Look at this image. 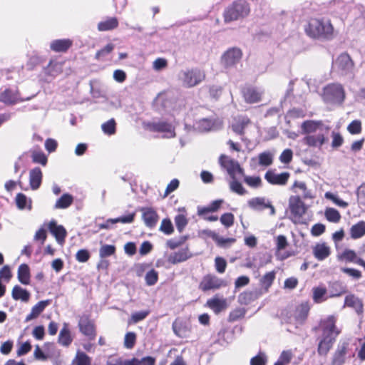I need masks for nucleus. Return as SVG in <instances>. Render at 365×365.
<instances>
[{
    "label": "nucleus",
    "mask_w": 365,
    "mask_h": 365,
    "mask_svg": "<svg viewBox=\"0 0 365 365\" xmlns=\"http://www.w3.org/2000/svg\"><path fill=\"white\" fill-rule=\"evenodd\" d=\"M308 36L314 39L330 41L336 36L334 28L329 19H311L304 28Z\"/></svg>",
    "instance_id": "f257e3e1"
},
{
    "label": "nucleus",
    "mask_w": 365,
    "mask_h": 365,
    "mask_svg": "<svg viewBox=\"0 0 365 365\" xmlns=\"http://www.w3.org/2000/svg\"><path fill=\"white\" fill-rule=\"evenodd\" d=\"M250 11L249 4L245 0H237L228 6L224 12L225 22L236 21L247 16Z\"/></svg>",
    "instance_id": "f03ea898"
},
{
    "label": "nucleus",
    "mask_w": 365,
    "mask_h": 365,
    "mask_svg": "<svg viewBox=\"0 0 365 365\" xmlns=\"http://www.w3.org/2000/svg\"><path fill=\"white\" fill-rule=\"evenodd\" d=\"M344 98V90L339 83H331L324 88L323 99L327 103L341 104Z\"/></svg>",
    "instance_id": "7ed1b4c3"
},
{
    "label": "nucleus",
    "mask_w": 365,
    "mask_h": 365,
    "mask_svg": "<svg viewBox=\"0 0 365 365\" xmlns=\"http://www.w3.org/2000/svg\"><path fill=\"white\" fill-rule=\"evenodd\" d=\"M290 220L295 224L302 222V217L306 212L304 203L299 196H291L289 199Z\"/></svg>",
    "instance_id": "20e7f679"
},
{
    "label": "nucleus",
    "mask_w": 365,
    "mask_h": 365,
    "mask_svg": "<svg viewBox=\"0 0 365 365\" xmlns=\"http://www.w3.org/2000/svg\"><path fill=\"white\" fill-rule=\"evenodd\" d=\"M336 318L332 315L327 317L322 321V337L335 341L336 337L341 333V330L336 327Z\"/></svg>",
    "instance_id": "39448f33"
},
{
    "label": "nucleus",
    "mask_w": 365,
    "mask_h": 365,
    "mask_svg": "<svg viewBox=\"0 0 365 365\" xmlns=\"http://www.w3.org/2000/svg\"><path fill=\"white\" fill-rule=\"evenodd\" d=\"M220 165L225 168L231 178H237L238 176H244V170L239 163L231 158L222 155L219 159Z\"/></svg>",
    "instance_id": "423d86ee"
},
{
    "label": "nucleus",
    "mask_w": 365,
    "mask_h": 365,
    "mask_svg": "<svg viewBox=\"0 0 365 365\" xmlns=\"http://www.w3.org/2000/svg\"><path fill=\"white\" fill-rule=\"evenodd\" d=\"M205 77V73L197 68L184 71L180 73V78L186 87H193L199 84Z\"/></svg>",
    "instance_id": "0eeeda50"
},
{
    "label": "nucleus",
    "mask_w": 365,
    "mask_h": 365,
    "mask_svg": "<svg viewBox=\"0 0 365 365\" xmlns=\"http://www.w3.org/2000/svg\"><path fill=\"white\" fill-rule=\"evenodd\" d=\"M227 283L222 279L214 274H207L204 276L200 282L199 289L204 292L208 291H215L225 287Z\"/></svg>",
    "instance_id": "6e6552de"
},
{
    "label": "nucleus",
    "mask_w": 365,
    "mask_h": 365,
    "mask_svg": "<svg viewBox=\"0 0 365 365\" xmlns=\"http://www.w3.org/2000/svg\"><path fill=\"white\" fill-rule=\"evenodd\" d=\"M242 56L241 49L232 47L227 49L221 57V63L225 68H233L240 63Z\"/></svg>",
    "instance_id": "1a4fd4ad"
},
{
    "label": "nucleus",
    "mask_w": 365,
    "mask_h": 365,
    "mask_svg": "<svg viewBox=\"0 0 365 365\" xmlns=\"http://www.w3.org/2000/svg\"><path fill=\"white\" fill-rule=\"evenodd\" d=\"M302 133L307 135L315 134V133L325 132L328 133L329 127L324 125L321 120H308L301 125Z\"/></svg>",
    "instance_id": "9d476101"
},
{
    "label": "nucleus",
    "mask_w": 365,
    "mask_h": 365,
    "mask_svg": "<svg viewBox=\"0 0 365 365\" xmlns=\"http://www.w3.org/2000/svg\"><path fill=\"white\" fill-rule=\"evenodd\" d=\"M151 131L163 133V138H170L175 136V127L172 123L166 121H158L148 125Z\"/></svg>",
    "instance_id": "9b49d317"
},
{
    "label": "nucleus",
    "mask_w": 365,
    "mask_h": 365,
    "mask_svg": "<svg viewBox=\"0 0 365 365\" xmlns=\"http://www.w3.org/2000/svg\"><path fill=\"white\" fill-rule=\"evenodd\" d=\"M335 66L341 75H352L354 63L347 53H341L335 61Z\"/></svg>",
    "instance_id": "f8f14e48"
},
{
    "label": "nucleus",
    "mask_w": 365,
    "mask_h": 365,
    "mask_svg": "<svg viewBox=\"0 0 365 365\" xmlns=\"http://www.w3.org/2000/svg\"><path fill=\"white\" fill-rule=\"evenodd\" d=\"M31 98H23L17 89L6 88L0 93V102L6 105H14L19 102L29 101Z\"/></svg>",
    "instance_id": "ddd939ff"
},
{
    "label": "nucleus",
    "mask_w": 365,
    "mask_h": 365,
    "mask_svg": "<svg viewBox=\"0 0 365 365\" xmlns=\"http://www.w3.org/2000/svg\"><path fill=\"white\" fill-rule=\"evenodd\" d=\"M222 121L220 120H212L210 118H202L196 121L193 127L199 132H207L219 129L222 126Z\"/></svg>",
    "instance_id": "4468645a"
},
{
    "label": "nucleus",
    "mask_w": 365,
    "mask_h": 365,
    "mask_svg": "<svg viewBox=\"0 0 365 365\" xmlns=\"http://www.w3.org/2000/svg\"><path fill=\"white\" fill-rule=\"evenodd\" d=\"M327 134L325 132L318 133L317 134L307 135L303 138V143L312 148L320 149L322 146L327 142Z\"/></svg>",
    "instance_id": "2eb2a0df"
},
{
    "label": "nucleus",
    "mask_w": 365,
    "mask_h": 365,
    "mask_svg": "<svg viewBox=\"0 0 365 365\" xmlns=\"http://www.w3.org/2000/svg\"><path fill=\"white\" fill-rule=\"evenodd\" d=\"M276 242V252L275 256L278 260L283 261L288 257L294 255L292 252L287 251L282 252L284 249L288 245L287 237L284 235H279L275 239Z\"/></svg>",
    "instance_id": "dca6fc26"
},
{
    "label": "nucleus",
    "mask_w": 365,
    "mask_h": 365,
    "mask_svg": "<svg viewBox=\"0 0 365 365\" xmlns=\"http://www.w3.org/2000/svg\"><path fill=\"white\" fill-rule=\"evenodd\" d=\"M349 344V343L347 340L339 341L336 350L333 355L332 365H343L344 364Z\"/></svg>",
    "instance_id": "f3484780"
},
{
    "label": "nucleus",
    "mask_w": 365,
    "mask_h": 365,
    "mask_svg": "<svg viewBox=\"0 0 365 365\" xmlns=\"http://www.w3.org/2000/svg\"><path fill=\"white\" fill-rule=\"evenodd\" d=\"M142 218L145 225L150 228L154 227L158 221L159 217L157 212L150 207H143L140 209Z\"/></svg>",
    "instance_id": "a211bd4d"
},
{
    "label": "nucleus",
    "mask_w": 365,
    "mask_h": 365,
    "mask_svg": "<svg viewBox=\"0 0 365 365\" xmlns=\"http://www.w3.org/2000/svg\"><path fill=\"white\" fill-rule=\"evenodd\" d=\"M172 328L175 334L180 338L187 337L190 333V323L182 319H176L173 323Z\"/></svg>",
    "instance_id": "6ab92c4d"
},
{
    "label": "nucleus",
    "mask_w": 365,
    "mask_h": 365,
    "mask_svg": "<svg viewBox=\"0 0 365 365\" xmlns=\"http://www.w3.org/2000/svg\"><path fill=\"white\" fill-rule=\"evenodd\" d=\"M289 178V173L285 172L279 174L273 170H268L264 175V178L269 183L278 185H284L287 182Z\"/></svg>",
    "instance_id": "aec40b11"
},
{
    "label": "nucleus",
    "mask_w": 365,
    "mask_h": 365,
    "mask_svg": "<svg viewBox=\"0 0 365 365\" xmlns=\"http://www.w3.org/2000/svg\"><path fill=\"white\" fill-rule=\"evenodd\" d=\"M243 97L248 103H255L261 100L263 91L257 88L247 87L242 91Z\"/></svg>",
    "instance_id": "412c9836"
},
{
    "label": "nucleus",
    "mask_w": 365,
    "mask_h": 365,
    "mask_svg": "<svg viewBox=\"0 0 365 365\" xmlns=\"http://www.w3.org/2000/svg\"><path fill=\"white\" fill-rule=\"evenodd\" d=\"M78 327L82 334L91 339H94L95 327L93 322L87 317L83 316L80 318Z\"/></svg>",
    "instance_id": "4be33fe9"
},
{
    "label": "nucleus",
    "mask_w": 365,
    "mask_h": 365,
    "mask_svg": "<svg viewBox=\"0 0 365 365\" xmlns=\"http://www.w3.org/2000/svg\"><path fill=\"white\" fill-rule=\"evenodd\" d=\"M48 227L51 233L56 237V241L62 245L67 234L65 228L62 225H58L55 220H51L48 223Z\"/></svg>",
    "instance_id": "5701e85b"
},
{
    "label": "nucleus",
    "mask_w": 365,
    "mask_h": 365,
    "mask_svg": "<svg viewBox=\"0 0 365 365\" xmlns=\"http://www.w3.org/2000/svg\"><path fill=\"white\" fill-rule=\"evenodd\" d=\"M310 307L308 302H304L299 304L295 309L294 319L297 327L302 325L307 318Z\"/></svg>",
    "instance_id": "b1692460"
},
{
    "label": "nucleus",
    "mask_w": 365,
    "mask_h": 365,
    "mask_svg": "<svg viewBox=\"0 0 365 365\" xmlns=\"http://www.w3.org/2000/svg\"><path fill=\"white\" fill-rule=\"evenodd\" d=\"M312 299L314 303L320 304L327 301L329 297L327 289L324 284H320L312 288Z\"/></svg>",
    "instance_id": "393cba45"
},
{
    "label": "nucleus",
    "mask_w": 365,
    "mask_h": 365,
    "mask_svg": "<svg viewBox=\"0 0 365 365\" xmlns=\"http://www.w3.org/2000/svg\"><path fill=\"white\" fill-rule=\"evenodd\" d=\"M43 174L38 167L31 169L29 172V184L33 190L39 188L42 181Z\"/></svg>",
    "instance_id": "a878e982"
},
{
    "label": "nucleus",
    "mask_w": 365,
    "mask_h": 365,
    "mask_svg": "<svg viewBox=\"0 0 365 365\" xmlns=\"http://www.w3.org/2000/svg\"><path fill=\"white\" fill-rule=\"evenodd\" d=\"M344 307L354 309L358 314L363 312L362 301L354 294H349L344 299Z\"/></svg>",
    "instance_id": "bb28decb"
},
{
    "label": "nucleus",
    "mask_w": 365,
    "mask_h": 365,
    "mask_svg": "<svg viewBox=\"0 0 365 365\" xmlns=\"http://www.w3.org/2000/svg\"><path fill=\"white\" fill-rule=\"evenodd\" d=\"M191 257L187 248H183L169 255L168 260L169 262L175 264L184 262Z\"/></svg>",
    "instance_id": "cd10ccee"
},
{
    "label": "nucleus",
    "mask_w": 365,
    "mask_h": 365,
    "mask_svg": "<svg viewBox=\"0 0 365 365\" xmlns=\"http://www.w3.org/2000/svg\"><path fill=\"white\" fill-rule=\"evenodd\" d=\"M207 305L213 310L215 314H218L227 308V301L224 298L217 297L207 300Z\"/></svg>",
    "instance_id": "c85d7f7f"
},
{
    "label": "nucleus",
    "mask_w": 365,
    "mask_h": 365,
    "mask_svg": "<svg viewBox=\"0 0 365 365\" xmlns=\"http://www.w3.org/2000/svg\"><path fill=\"white\" fill-rule=\"evenodd\" d=\"M72 44V41L68 38L57 39L51 42L50 48L52 51L56 52H65Z\"/></svg>",
    "instance_id": "c756f323"
},
{
    "label": "nucleus",
    "mask_w": 365,
    "mask_h": 365,
    "mask_svg": "<svg viewBox=\"0 0 365 365\" xmlns=\"http://www.w3.org/2000/svg\"><path fill=\"white\" fill-rule=\"evenodd\" d=\"M250 120L247 117L239 116L234 119L232 123V130L239 135H242L244 129L250 124Z\"/></svg>",
    "instance_id": "7c9ffc66"
},
{
    "label": "nucleus",
    "mask_w": 365,
    "mask_h": 365,
    "mask_svg": "<svg viewBox=\"0 0 365 365\" xmlns=\"http://www.w3.org/2000/svg\"><path fill=\"white\" fill-rule=\"evenodd\" d=\"M50 304V300H43L38 302L36 305H34L31 311V313L28 314L26 317V322H30L34 319H36L38 317V315L43 312L45 308Z\"/></svg>",
    "instance_id": "2f4dec72"
},
{
    "label": "nucleus",
    "mask_w": 365,
    "mask_h": 365,
    "mask_svg": "<svg viewBox=\"0 0 365 365\" xmlns=\"http://www.w3.org/2000/svg\"><path fill=\"white\" fill-rule=\"evenodd\" d=\"M313 253L318 260H324L328 257L331 253L330 247L326 243H319L313 249Z\"/></svg>",
    "instance_id": "473e14b6"
},
{
    "label": "nucleus",
    "mask_w": 365,
    "mask_h": 365,
    "mask_svg": "<svg viewBox=\"0 0 365 365\" xmlns=\"http://www.w3.org/2000/svg\"><path fill=\"white\" fill-rule=\"evenodd\" d=\"M346 287L341 282L336 281L329 284V297H336L346 293Z\"/></svg>",
    "instance_id": "72a5a7b5"
},
{
    "label": "nucleus",
    "mask_w": 365,
    "mask_h": 365,
    "mask_svg": "<svg viewBox=\"0 0 365 365\" xmlns=\"http://www.w3.org/2000/svg\"><path fill=\"white\" fill-rule=\"evenodd\" d=\"M72 341L73 339L71 336L68 324L64 323L58 335V342L63 346H68L71 344Z\"/></svg>",
    "instance_id": "f704fd0d"
},
{
    "label": "nucleus",
    "mask_w": 365,
    "mask_h": 365,
    "mask_svg": "<svg viewBox=\"0 0 365 365\" xmlns=\"http://www.w3.org/2000/svg\"><path fill=\"white\" fill-rule=\"evenodd\" d=\"M248 205L253 210H263L269 206V201L266 200L264 197H253L248 201Z\"/></svg>",
    "instance_id": "c9c22d12"
},
{
    "label": "nucleus",
    "mask_w": 365,
    "mask_h": 365,
    "mask_svg": "<svg viewBox=\"0 0 365 365\" xmlns=\"http://www.w3.org/2000/svg\"><path fill=\"white\" fill-rule=\"evenodd\" d=\"M223 203L222 200H217L212 201L208 206L207 207H197V215L199 216H203L208 212H216Z\"/></svg>",
    "instance_id": "e433bc0d"
},
{
    "label": "nucleus",
    "mask_w": 365,
    "mask_h": 365,
    "mask_svg": "<svg viewBox=\"0 0 365 365\" xmlns=\"http://www.w3.org/2000/svg\"><path fill=\"white\" fill-rule=\"evenodd\" d=\"M365 235V222L359 221L352 225L350 228V236L352 239L356 240Z\"/></svg>",
    "instance_id": "4c0bfd02"
},
{
    "label": "nucleus",
    "mask_w": 365,
    "mask_h": 365,
    "mask_svg": "<svg viewBox=\"0 0 365 365\" xmlns=\"http://www.w3.org/2000/svg\"><path fill=\"white\" fill-rule=\"evenodd\" d=\"M30 269L26 264H21L18 269V279L23 284L30 283Z\"/></svg>",
    "instance_id": "58836bf2"
},
{
    "label": "nucleus",
    "mask_w": 365,
    "mask_h": 365,
    "mask_svg": "<svg viewBox=\"0 0 365 365\" xmlns=\"http://www.w3.org/2000/svg\"><path fill=\"white\" fill-rule=\"evenodd\" d=\"M12 297L15 300L28 302L30 298V293L20 286L16 285L12 290Z\"/></svg>",
    "instance_id": "ea45409f"
},
{
    "label": "nucleus",
    "mask_w": 365,
    "mask_h": 365,
    "mask_svg": "<svg viewBox=\"0 0 365 365\" xmlns=\"http://www.w3.org/2000/svg\"><path fill=\"white\" fill-rule=\"evenodd\" d=\"M16 203L19 209H27L31 210L32 209V200L28 198L24 194L19 193L16 197Z\"/></svg>",
    "instance_id": "a19ab883"
},
{
    "label": "nucleus",
    "mask_w": 365,
    "mask_h": 365,
    "mask_svg": "<svg viewBox=\"0 0 365 365\" xmlns=\"http://www.w3.org/2000/svg\"><path fill=\"white\" fill-rule=\"evenodd\" d=\"M118 26V21L115 17H110L101 21L98 25V29L101 31H106L115 29Z\"/></svg>",
    "instance_id": "79ce46f5"
},
{
    "label": "nucleus",
    "mask_w": 365,
    "mask_h": 365,
    "mask_svg": "<svg viewBox=\"0 0 365 365\" xmlns=\"http://www.w3.org/2000/svg\"><path fill=\"white\" fill-rule=\"evenodd\" d=\"M73 197L70 194H63L56 202L54 205L56 209H66L73 202Z\"/></svg>",
    "instance_id": "37998d69"
},
{
    "label": "nucleus",
    "mask_w": 365,
    "mask_h": 365,
    "mask_svg": "<svg viewBox=\"0 0 365 365\" xmlns=\"http://www.w3.org/2000/svg\"><path fill=\"white\" fill-rule=\"evenodd\" d=\"M155 359L152 356H145L140 359L133 358L128 359L127 365H155Z\"/></svg>",
    "instance_id": "c03bdc74"
},
{
    "label": "nucleus",
    "mask_w": 365,
    "mask_h": 365,
    "mask_svg": "<svg viewBox=\"0 0 365 365\" xmlns=\"http://www.w3.org/2000/svg\"><path fill=\"white\" fill-rule=\"evenodd\" d=\"M334 341L322 337L318 345V353L319 355H327L331 348Z\"/></svg>",
    "instance_id": "a18cd8bd"
},
{
    "label": "nucleus",
    "mask_w": 365,
    "mask_h": 365,
    "mask_svg": "<svg viewBox=\"0 0 365 365\" xmlns=\"http://www.w3.org/2000/svg\"><path fill=\"white\" fill-rule=\"evenodd\" d=\"M229 185L232 192H235L240 195H244L247 193V190L238 181V177H237V178H231L230 181L229 182Z\"/></svg>",
    "instance_id": "49530a36"
},
{
    "label": "nucleus",
    "mask_w": 365,
    "mask_h": 365,
    "mask_svg": "<svg viewBox=\"0 0 365 365\" xmlns=\"http://www.w3.org/2000/svg\"><path fill=\"white\" fill-rule=\"evenodd\" d=\"M91 359L83 351H78L73 365H91Z\"/></svg>",
    "instance_id": "de8ad7c7"
},
{
    "label": "nucleus",
    "mask_w": 365,
    "mask_h": 365,
    "mask_svg": "<svg viewBox=\"0 0 365 365\" xmlns=\"http://www.w3.org/2000/svg\"><path fill=\"white\" fill-rule=\"evenodd\" d=\"M209 235L220 247H226L227 244H231L235 242V240L234 238H224L220 237L217 234L212 231L209 232Z\"/></svg>",
    "instance_id": "09e8293b"
},
{
    "label": "nucleus",
    "mask_w": 365,
    "mask_h": 365,
    "mask_svg": "<svg viewBox=\"0 0 365 365\" xmlns=\"http://www.w3.org/2000/svg\"><path fill=\"white\" fill-rule=\"evenodd\" d=\"M174 220L179 232H182L188 224V219L185 214L177 215Z\"/></svg>",
    "instance_id": "8fccbe9b"
},
{
    "label": "nucleus",
    "mask_w": 365,
    "mask_h": 365,
    "mask_svg": "<svg viewBox=\"0 0 365 365\" xmlns=\"http://www.w3.org/2000/svg\"><path fill=\"white\" fill-rule=\"evenodd\" d=\"M356 253L355 251L349 249H345L341 253L338 255L339 260L354 262L356 259Z\"/></svg>",
    "instance_id": "3c124183"
},
{
    "label": "nucleus",
    "mask_w": 365,
    "mask_h": 365,
    "mask_svg": "<svg viewBox=\"0 0 365 365\" xmlns=\"http://www.w3.org/2000/svg\"><path fill=\"white\" fill-rule=\"evenodd\" d=\"M259 164L262 166H269L272 163L273 154L269 151L260 153L258 156Z\"/></svg>",
    "instance_id": "603ef678"
},
{
    "label": "nucleus",
    "mask_w": 365,
    "mask_h": 365,
    "mask_svg": "<svg viewBox=\"0 0 365 365\" xmlns=\"http://www.w3.org/2000/svg\"><path fill=\"white\" fill-rule=\"evenodd\" d=\"M325 217L329 222L336 223L341 219L340 213L334 208H327L325 210Z\"/></svg>",
    "instance_id": "864d4df0"
},
{
    "label": "nucleus",
    "mask_w": 365,
    "mask_h": 365,
    "mask_svg": "<svg viewBox=\"0 0 365 365\" xmlns=\"http://www.w3.org/2000/svg\"><path fill=\"white\" fill-rule=\"evenodd\" d=\"M115 252V247L113 245H103L99 250V256L101 259L113 255Z\"/></svg>",
    "instance_id": "5fc2aeb1"
},
{
    "label": "nucleus",
    "mask_w": 365,
    "mask_h": 365,
    "mask_svg": "<svg viewBox=\"0 0 365 365\" xmlns=\"http://www.w3.org/2000/svg\"><path fill=\"white\" fill-rule=\"evenodd\" d=\"M31 158L34 163H39L43 166H45L48 161L46 155L42 151H33Z\"/></svg>",
    "instance_id": "6e6d98bb"
},
{
    "label": "nucleus",
    "mask_w": 365,
    "mask_h": 365,
    "mask_svg": "<svg viewBox=\"0 0 365 365\" xmlns=\"http://www.w3.org/2000/svg\"><path fill=\"white\" fill-rule=\"evenodd\" d=\"M159 230L167 235H171L174 231L171 220L168 218L163 219L161 222Z\"/></svg>",
    "instance_id": "4d7b16f0"
},
{
    "label": "nucleus",
    "mask_w": 365,
    "mask_h": 365,
    "mask_svg": "<svg viewBox=\"0 0 365 365\" xmlns=\"http://www.w3.org/2000/svg\"><path fill=\"white\" fill-rule=\"evenodd\" d=\"M325 198L331 200L335 205L339 207L345 208L348 206V203L341 199H340L336 195L327 192L324 195Z\"/></svg>",
    "instance_id": "13d9d810"
},
{
    "label": "nucleus",
    "mask_w": 365,
    "mask_h": 365,
    "mask_svg": "<svg viewBox=\"0 0 365 365\" xmlns=\"http://www.w3.org/2000/svg\"><path fill=\"white\" fill-rule=\"evenodd\" d=\"M48 73L55 76L62 71V63L56 61H50L48 68Z\"/></svg>",
    "instance_id": "bf43d9fd"
},
{
    "label": "nucleus",
    "mask_w": 365,
    "mask_h": 365,
    "mask_svg": "<svg viewBox=\"0 0 365 365\" xmlns=\"http://www.w3.org/2000/svg\"><path fill=\"white\" fill-rule=\"evenodd\" d=\"M276 272L274 271L266 273L261 279L262 284L267 289L275 279Z\"/></svg>",
    "instance_id": "052dcab7"
},
{
    "label": "nucleus",
    "mask_w": 365,
    "mask_h": 365,
    "mask_svg": "<svg viewBox=\"0 0 365 365\" xmlns=\"http://www.w3.org/2000/svg\"><path fill=\"white\" fill-rule=\"evenodd\" d=\"M103 131L108 135H113L115 132V122L113 119H110L102 124Z\"/></svg>",
    "instance_id": "680f3d73"
},
{
    "label": "nucleus",
    "mask_w": 365,
    "mask_h": 365,
    "mask_svg": "<svg viewBox=\"0 0 365 365\" xmlns=\"http://www.w3.org/2000/svg\"><path fill=\"white\" fill-rule=\"evenodd\" d=\"M158 279V274L155 269H151L145 274V282L148 286L154 285Z\"/></svg>",
    "instance_id": "e2e57ef3"
},
{
    "label": "nucleus",
    "mask_w": 365,
    "mask_h": 365,
    "mask_svg": "<svg viewBox=\"0 0 365 365\" xmlns=\"http://www.w3.org/2000/svg\"><path fill=\"white\" fill-rule=\"evenodd\" d=\"M347 130L352 135L359 134L361 131V123L359 120H353L348 126Z\"/></svg>",
    "instance_id": "0e129e2a"
},
{
    "label": "nucleus",
    "mask_w": 365,
    "mask_h": 365,
    "mask_svg": "<svg viewBox=\"0 0 365 365\" xmlns=\"http://www.w3.org/2000/svg\"><path fill=\"white\" fill-rule=\"evenodd\" d=\"M267 358L265 354L259 352L257 356L250 360V365H266Z\"/></svg>",
    "instance_id": "69168bd1"
},
{
    "label": "nucleus",
    "mask_w": 365,
    "mask_h": 365,
    "mask_svg": "<svg viewBox=\"0 0 365 365\" xmlns=\"http://www.w3.org/2000/svg\"><path fill=\"white\" fill-rule=\"evenodd\" d=\"M244 181L252 187H258L261 185V178L258 176H246L244 175Z\"/></svg>",
    "instance_id": "338daca9"
},
{
    "label": "nucleus",
    "mask_w": 365,
    "mask_h": 365,
    "mask_svg": "<svg viewBox=\"0 0 365 365\" xmlns=\"http://www.w3.org/2000/svg\"><path fill=\"white\" fill-rule=\"evenodd\" d=\"M220 222L225 227H231L234 223V215L230 212L224 213L220 217Z\"/></svg>",
    "instance_id": "774afa93"
}]
</instances>
